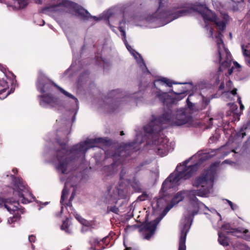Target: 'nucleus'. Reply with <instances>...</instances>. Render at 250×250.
I'll list each match as a JSON object with an SVG mask.
<instances>
[{"label":"nucleus","mask_w":250,"mask_h":250,"mask_svg":"<svg viewBox=\"0 0 250 250\" xmlns=\"http://www.w3.org/2000/svg\"><path fill=\"white\" fill-rule=\"evenodd\" d=\"M227 201H228V203L229 204V205H231L232 204V203L231 201H229V200H227Z\"/></svg>","instance_id":"nucleus-44"},{"label":"nucleus","mask_w":250,"mask_h":250,"mask_svg":"<svg viewBox=\"0 0 250 250\" xmlns=\"http://www.w3.org/2000/svg\"><path fill=\"white\" fill-rule=\"evenodd\" d=\"M194 12H198L203 18L205 22L211 21L213 22L218 33L215 35V39L218 50V57L220 66L219 71H222L224 69L230 67L231 64V56L229 50L225 47L222 39L221 32L223 31L227 23L229 17L224 13L222 14L220 18H216L211 11L209 10L205 5H193L189 3L181 4L177 8H174L172 10L163 12L160 16L159 19L166 20L165 24L178 18L189 15Z\"/></svg>","instance_id":"nucleus-1"},{"label":"nucleus","mask_w":250,"mask_h":250,"mask_svg":"<svg viewBox=\"0 0 250 250\" xmlns=\"http://www.w3.org/2000/svg\"><path fill=\"white\" fill-rule=\"evenodd\" d=\"M40 97V104L42 106L56 107L61 105L59 100L53 97L50 95H43Z\"/></svg>","instance_id":"nucleus-16"},{"label":"nucleus","mask_w":250,"mask_h":250,"mask_svg":"<svg viewBox=\"0 0 250 250\" xmlns=\"http://www.w3.org/2000/svg\"><path fill=\"white\" fill-rule=\"evenodd\" d=\"M189 161H186L183 165L178 166L176 168L177 173L170 174L163 184L165 189L173 188L178 185L180 180H186L189 178L198 169V165L187 166Z\"/></svg>","instance_id":"nucleus-5"},{"label":"nucleus","mask_w":250,"mask_h":250,"mask_svg":"<svg viewBox=\"0 0 250 250\" xmlns=\"http://www.w3.org/2000/svg\"><path fill=\"white\" fill-rule=\"evenodd\" d=\"M15 192L17 193L20 201L23 204H27L30 202L33 198L32 194L30 192L26 185L22 180H19L17 183Z\"/></svg>","instance_id":"nucleus-10"},{"label":"nucleus","mask_w":250,"mask_h":250,"mask_svg":"<svg viewBox=\"0 0 250 250\" xmlns=\"http://www.w3.org/2000/svg\"><path fill=\"white\" fill-rule=\"evenodd\" d=\"M42 22H43V24L42 25H43L44 24V21H43Z\"/></svg>","instance_id":"nucleus-52"},{"label":"nucleus","mask_w":250,"mask_h":250,"mask_svg":"<svg viewBox=\"0 0 250 250\" xmlns=\"http://www.w3.org/2000/svg\"><path fill=\"white\" fill-rule=\"evenodd\" d=\"M237 89L236 88H234L231 91V93L233 95H236L237 94Z\"/></svg>","instance_id":"nucleus-33"},{"label":"nucleus","mask_w":250,"mask_h":250,"mask_svg":"<svg viewBox=\"0 0 250 250\" xmlns=\"http://www.w3.org/2000/svg\"><path fill=\"white\" fill-rule=\"evenodd\" d=\"M216 174V167L211 166L210 168L205 171L201 176L196 178L193 182V186L197 188L196 190H182L177 192L172 198L170 205H168L165 211L167 212L174 205L183 201L187 197L190 201L193 209H190L189 213L192 215L197 214L200 208L204 207L208 210L210 209L204 204L198 201L196 195L201 197H207L211 192L213 180Z\"/></svg>","instance_id":"nucleus-2"},{"label":"nucleus","mask_w":250,"mask_h":250,"mask_svg":"<svg viewBox=\"0 0 250 250\" xmlns=\"http://www.w3.org/2000/svg\"><path fill=\"white\" fill-rule=\"evenodd\" d=\"M232 72V69H230L229 70V74H231Z\"/></svg>","instance_id":"nucleus-43"},{"label":"nucleus","mask_w":250,"mask_h":250,"mask_svg":"<svg viewBox=\"0 0 250 250\" xmlns=\"http://www.w3.org/2000/svg\"><path fill=\"white\" fill-rule=\"evenodd\" d=\"M232 208H236V206H232Z\"/></svg>","instance_id":"nucleus-51"},{"label":"nucleus","mask_w":250,"mask_h":250,"mask_svg":"<svg viewBox=\"0 0 250 250\" xmlns=\"http://www.w3.org/2000/svg\"><path fill=\"white\" fill-rule=\"evenodd\" d=\"M108 238V237H105L101 240H99L97 238H92L90 240V243L92 246H96L100 244L101 242L105 243L106 239Z\"/></svg>","instance_id":"nucleus-19"},{"label":"nucleus","mask_w":250,"mask_h":250,"mask_svg":"<svg viewBox=\"0 0 250 250\" xmlns=\"http://www.w3.org/2000/svg\"><path fill=\"white\" fill-rule=\"evenodd\" d=\"M237 101L239 104H241L242 102H241V97L239 96H238Z\"/></svg>","instance_id":"nucleus-35"},{"label":"nucleus","mask_w":250,"mask_h":250,"mask_svg":"<svg viewBox=\"0 0 250 250\" xmlns=\"http://www.w3.org/2000/svg\"><path fill=\"white\" fill-rule=\"evenodd\" d=\"M230 110L232 113L233 115L237 117L240 116V113L238 112V107L236 104H233L230 106Z\"/></svg>","instance_id":"nucleus-23"},{"label":"nucleus","mask_w":250,"mask_h":250,"mask_svg":"<svg viewBox=\"0 0 250 250\" xmlns=\"http://www.w3.org/2000/svg\"><path fill=\"white\" fill-rule=\"evenodd\" d=\"M245 238L247 240L250 241V236L249 235L246 236Z\"/></svg>","instance_id":"nucleus-38"},{"label":"nucleus","mask_w":250,"mask_h":250,"mask_svg":"<svg viewBox=\"0 0 250 250\" xmlns=\"http://www.w3.org/2000/svg\"><path fill=\"white\" fill-rule=\"evenodd\" d=\"M160 219L157 218L152 222H146L142 225V228L144 231L145 239L149 240L153 235L156 229V226L160 221Z\"/></svg>","instance_id":"nucleus-15"},{"label":"nucleus","mask_w":250,"mask_h":250,"mask_svg":"<svg viewBox=\"0 0 250 250\" xmlns=\"http://www.w3.org/2000/svg\"><path fill=\"white\" fill-rule=\"evenodd\" d=\"M172 83L169 80L165 78H162L155 81L154 82V86L156 88V91H154L156 96L163 102L164 104L167 103V100H169V96L167 92H163L160 89H158V87L163 86L165 84L170 86Z\"/></svg>","instance_id":"nucleus-9"},{"label":"nucleus","mask_w":250,"mask_h":250,"mask_svg":"<svg viewBox=\"0 0 250 250\" xmlns=\"http://www.w3.org/2000/svg\"><path fill=\"white\" fill-rule=\"evenodd\" d=\"M185 221L187 222L184 224L183 228L181 230L180 239L179 241V250H186V249L185 242L187 234L189 229V225L188 224L189 219H188L187 221V219H186Z\"/></svg>","instance_id":"nucleus-17"},{"label":"nucleus","mask_w":250,"mask_h":250,"mask_svg":"<svg viewBox=\"0 0 250 250\" xmlns=\"http://www.w3.org/2000/svg\"><path fill=\"white\" fill-rule=\"evenodd\" d=\"M124 152L122 151L120 154H117L115 153L113 155V160L115 161V163H117L118 161H120L121 159L124 156Z\"/></svg>","instance_id":"nucleus-25"},{"label":"nucleus","mask_w":250,"mask_h":250,"mask_svg":"<svg viewBox=\"0 0 250 250\" xmlns=\"http://www.w3.org/2000/svg\"><path fill=\"white\" fill-rule=\"evenodd\" d=\"M55 86L56 87H57V88L60 90V91L64 95H65L66 96H67L68 97H69V98H71L74 99L75 100V102L76 103V104H77V103H78V100L76 98H75L74 96H73L70 93H69L67 92V91H66L65 90H64L62 88H61L56 85H55Z\"/></svg>","instance_id":"nucleus-21"},{"label":"nucleus","mask_w":250,"mask_h":250,"mask_svg":"<svg viewBox=\"0 0 250 250\" xmlns=\"http://www.w3.org/2000/svg\"><path fill=\"white\" fill-rule=\"evenodd\" d=\"M131 248H126V249H125V250H131Z\"/></svg>","instance_id":"nucleus-46"},{"label":"nucleus","mask_w":250,"mask_h":250,"mask_svg":"<svg viewBox=\"0 0 250 250\" xmlns=\"http://www.w3.org/2000/svg\"><path fill=\"white\" fill-rule=\"evenodd\" d=\"M233 206V204H232L231 205H230V207H231V209H232V210H234V209H235V208H232V206Z\"/></svg>","instance_id":"nucleus-41"},{"label":"nucleus","mask_w":250,"mask_h":250,"mask_svg":"<svg viewBox=\"0 0 250 250\" xmlns=\"http://www.w3.org/2000/svg\"><path fill=\"white\" fill-rule=\"evenodd\" d=\"M121 174H122V176L121 177H122L123 176V174H124V170H122V172H121Z\"/></svg>","instance_id":"nucleus-49"},{"label":"nucleus","mask_w":250,"mask_h":250,"mask_svg":"<svg viewBox=\"0 0 250 250\" xmlns=\"http://www.w3.org/2000/svg\"><path fill=\"white\" fill-rule=\"evenodd\" d=\"M35 2L37 3H41L42 2V0H34Z\"/></svg>","instance_id":"nucleus-39"},{"label":"nucleus","mask_w":250,"mask_h":250,"mask_svg":"<svg viewBox=\"0 0 250 250\" xmlns=\"http://www.w3.org/2000/svg\"><path fill=\"white\" fill-rule=\"evenodd\" d=\"M218 241L219 243L224 246H226L229 245L228 240L227 238L222 235V233L220 232H218Z\"/></svg>","instance_id":"nucleus-20"},{"label":"nucleus","mask_w":250,"mask_h":250,"mask_svg":"<svg viewBox=\"0 0 250 250\" xmlns=\"http://www.w3.org/2000/svg\"><path fill=\"white\" fill-rule=\"evenodd\" d=\"M144 195H142V196H140L139 198L140 199V200H144L145 199L144 198Z\"/></svg>","instance_id":"nucleus-40"},{"label":"nucleus","mask_w":250,"mask_h":250,"mask_svg":"<svg viewBox=\"0 0 250 250\" xmlns=\"http://www.w3.org/2000/svg\"><path fill=\"white\" fill-rule=\"evenodd\" d=\"M124 134V132L123 131H122L121 132H120V135H123Z\"/></svg>","instance_id":"nucleus-47"},{"label":"nucleus","mask_w":250,"mask_h":250,"mask_svg":"<svg viewBox=\"0 0 250 250\" xmlns=\"http://www.w3.org/2000/svg\"><path fill=\"white\" fill-rule=\"evenodd\" d=\"M249 1H250V0H249Z\"/></svg>","instance_id":"nucleus-53"},{"label":"nucleus","mask_w":250,"mask_h":250,"mask_svg":"<svg viewBox=\"0 0 250 250\" xmlns=\"http://www.w3.org/2000/svg\"><path fill=\"white\" fill-rule=\"evenodd\" d=\"M222 228L227 233H233L237 231L236 229L231 228L229 224H225L223 226Z\"/></svg>","instance_id":"nucleus-22"},{"label":"nucleus","mask_w":250,"mask_h":250,"mask_svg":"<svg viewBox=\"0 0 250 250\" xmlns=\"http://www.w3.org/2000/svg\"><path fill=\"white\" fill-rule=\"evenodd\" d=\"M92 18L95 19V20H98V18H97L96 17H92Z\"/></svg>","instance_id":"nucleus-45"},{"label":"nucleus","mask_w":250,"mask_h":250,"mask_svg":"<svg viewBox=\"0 0 250 250\" xmlns=\"http://www.w3.org/2000/svg\"><path fill=\"white\" fill-rule=\"evenodd\" d=\"M107 211L108 212H109V211H111V212H113L114 213H118V212H119V209L118 208L114 206V207H108L107 208Z\"/></svg>","instance_id":"nucleus-28"},{"label":"nucleus","mask_w":250,"mask_h":250,"mask_svg":"<svg viewBox=\"0 0 250 250\" xmlns=\"http://www.w3.org/2000/svg\"><path fill=\"white\" fill-rule=\"evenodd\" d=\"M242 49H243V53L244 56H248L250 57V50H247L246 49H244V46H242Z\"/></svg>","instance_id":"nucleus-29"},{"label":"nucleus","mask_w":250,"mask_h":250,"mask_svg":"<svg viewBox=\"0 0 250 250\" xmlns=\"http://www.w3.org/2000/svg\"><path fill=\"white\" fill-rule=\"evenodd\" d=\"M29 241L31 243L34 242L35 241V237L34 235H30L28 237Z\"/></svg>","instance_id":"nucleus-30"},{"label":"nucleus","mask_w":250,"mask_h":250,"mask_svg":"<svg viewBox=\"0 0 250 250\" xmlns=\"http://www.w3.org/2000/svg\"><path fill=\"white\" fill-rule=\"evenodd\" d=\"M13 171L14 173H16V172H17V170L13 169Z\"/></svg>","instance_id":"nucleus-50"},{"label":"nucleus","mask_w":250,"mask_h":250,"mask_svg":"<svg viewBox=\"0 0 250 250\" xmlns=\"http://www.w3.org/2000/svg\"><path fill=\"white\" fill-rule=\"evenodd\" d=\"M61 229L62 230H64L67 233H70V230L69 229L68 220L66 219L65 221L63 222V223L61 226Z\"/></svg>","instance_id":"nucleus-24"},{"label":"nucleus","mask_w":250,"mask_h":250,"mask_svg":"<svg viewBox=\"0 0 250 250\" xmlns=\"http://www.w3.org/2000/svg\"><path fill=\"white\" fill-rule=\"evenodd\" d=\"M153 143L156 146L157 154L161 156L166 155L171 149V146L167 138H159L157 141L154 140Z\"/></svg>","instance_id":"nucleus-12"},{"label":"nucleus","mask_w":250,"mask_h":250,"mask_svg":"<svg viewBox=\"0 0 250 250\" xmlns=\"http://www.w3.org/2000/svg\"><path fill=\"white\" fill-rule=\"evenodd\" d=\"M249 232V230L248 229H245L243 231V233L246 234L247 233H248Z\"/></svg>","instance_id":"nucleus-42"},{"label":"nucleus","mask_w":250,"mask_h":250,"mask_svg":"<svg viewBox=\"0 0 250 250\" xmlns=\"http://www.w3.org/2000/svg\"><path fill=\"white\" fill-rule=\"evenodd\" d=\"M241 134H242V138H243L246 135L245 132H243V128H242V129L241 130L240 132L238 134V135H239V136Z\"/></svg>","instance_id":"nucleus-32"},{"label":"nucleus","mask_w":250,"mask_h":250,"mask_svg":"<svg viewBox=\"0 0 250 250\" xmlns=\"http://www.w3.org/2000/svg\"><path fill=\"white\" fill-rule=\"evenodd\" d=\"M166 1L165 0H160L159 2V8L157 12H159L160 11V7L162 6V5L163 4V2H165Z\"/></svg>","instance_id":"nucleus-31"},{"label":"nucleus","mask_w":250,"mask_h":250,"mask_svg":"<svg viewBox=\"0 0 250 250\" xmlns=\"http://www.w3.org/2000/svg\"><path fill=\"white\" fill-rule=\"evenodd\" d=\"M68 191L66 189V184H65L64 187L62 191L61 202H62L64 200V199L66 197Z\"/></svg>","instance_id":"nucleus-26"},{"label":"nucleus","mask_w":250,"mask_h":250,"mask_svg":"<svg viewBox=\"0 0 250 250\" xmlns=\"http://www.w3.org/2000/svg\"><path fill=\"white\" fill-rule=\"evenodd\" d=\"M13 1V6L17 9H21L27 6V0H11Z\"/></svg>","instance_id":"nucleus-18"},{"label":"nucleus","mask_w":250,"mask_h":250,"mask_svg":"<svg viewBox=\"0 0 250 250\" xmlns=\"http://www.w3.org/2000/svg\"><path fill=\"white\" fill-rule=\"evenodd\" d=\"M125 24V21L123 20L120 23V26L119 27V29L120 32L122 33V36L124 37L125 43L126 45V47L128 51L131 53V54L136 59L138 64H139L140 68L142 69V71L145 73L146 71L147 73H149L148 70L147 69L142 58L140 56L139 54L136 52L135 50L132 49L131 47L129 46L128 44L126 43V40H125L126 35L125 32L124 30V25Z\"/></svg>","instance_id":"nucleus-8"},{"label":"nucleus","mask_w":250,"mask_h":250,"mask_svg":"<svg viewBox=\"0 0 250 250\" xmlns=\"http://www.w3.org/2000/svg\"><path fill=\"white\" fill-rule=\"evenodd\" d=\"M212 2L214 6L217 8L221 7L226 8H231L233 10H240L243 9L244 7V3L243 2H238L231 0L230 1L227 2V0H212Z\"/></svg>","instance_id":"nucleus-11"},{"label":"nucleus","mask_w":250,"mask_h":250,"mask_svg":"<svg viewBox=\"0 0 250 250\" xmlns=\"http://www.w3.org/2000/svg\"><path fill=\"white\" fill-rule=\"evenodd\" d=\"M73 197H74V194H72L71 196V197H70V200H72L73 199Z\"/></svg>","instance_id":"nucleus-48"},{"label":"nucleus","mask_w":250,"mask_h":250,"mask_svg":"<svg viewBox=\"0 0 250 250\" xmlns=\"http://www.w3.org/2000/svg\"><path fill=\"white\" fill-rule=\"evenodd\" d=\"M209 33L211 36L213 38V29L212 28L210 29Z\"/></svg>","instance_id":"nucleus-34"},{"label":"nucleus","mask_w":250,"mask_h":250,"mask_svg":"<svg viewBox=\"0 0 250 250\" xmlns=\"http://www.w3.org/2000/svg\"><path fill=\"white\" fill-rule=\"evenodd\" d=\"M187 102L188 107L180 108L174 112L168 110L161 116H153L150 122L144 127L145 131L150 134H157L166 124L180 126L189 123L192 120L191 114L195 105L188 102V99Z\"/></svg>","instance_id":"nucleus-3"},{"label":"nucleus","mask_w":250,"mask_h":250,"mask_svg":"<svg viewBox=\"0 0 250 250\" xmlns=\"http://www.w3.org/2000/svg\"><path fill=\"white\" fill-rule=\"evenodd\" d=\"M126 191L119 187L108 189L106 195L107 201L109 202L116 203L117 199L124 198L126 196Z\"/></svg>","instance_id":"nucleus-13"},{"label":"nucleus","mask_w":250,"mask_h":250,"mask_svg":"<svg viewBox=\"0 0 250 250\" xmlns=\"http://www.w3.org/2000/svg\"><path fill=\"white\" fill-rule=\"evenodd\" d=\"M3 205L8 211L13 214L12 217H9L8 220L9 223L16 222L20 219L21 214L23 213V211L22 209L19 208L18 202L13 201V203H11V201L9 202L0 197V207Z\"/></svg>","instance_id":"nucleus-7"},{"label":"nucleus","mask_w":250,"mask_h":250,"mask_svg":"<svg viewBox=\"0 0 250 250\" xmlns=\"http://www.w3.org/2000/svg\"><path fill=\"white\" fill-rule=\"evenodd\" d=\"M64 11L72 13H75L81 18L87 19L92 17L86 10L79 7L76 3L66 0H57L56 3H52L42 10L43 13L50 14L52 12Z\"/></svg>","instance_id":"nucleus-6"},{"label":"nucleus","mask_w":250,"mask_h":250,"mask_svg":"<svg viewBox=\"0 0 250 250\" xmlns=\"http://www.w3.org/2000/svg\"><path fill=\"white\" fill-rule=\"evenodd\" d=\"M75 217H76V219H77V220H78V221H79V222H80L82 224H83V225H85V226H87V224H88V222H87V221L86 220H85V219H84L82 218L81 217V216H80L79 215L77 214V215H76V216H75Z\"/></svg>","instance_id":"nucleus-27"},{"label":"nucleus","mask_w":250,"mask_h":250,"mask_svg":"<svg viewBox=\"0 0 250 250\" xmlns=\"http://www.w3.org/2000/svg\"><path fill=\"white\" fill-rule=\"evenodd\" d=\"M102 141V138L87 139L73 146L69 151L65 149L64 146L61 144L62 149L57 153V163L56 167L57 171L63 174L67 173L71 168L73 160L77 158L83 160L86 151L90 148L96 146V144Z\"/></svg>","instance_id":"nucleus-4"},{"label":"nucleus","mask_w":250,"mask_h":250,"mask_svg":"<svg viewBox=\"0 0 250 250\" xmlns=\"http://www.w3.org/2000/svg\"><path fill=\"white\" fill-rule=\"evenodd\" d=\"M239 105H240V109L243 110L244 109V105L242 104V103L241 104H239Z\"/></svg>","instance_id":"nucleus-36"},{"label":"nucleus","mask_w":250,"mask_h":250,"mask_svg":"<svg viewBox=\"0 0 250 250\" xmlns=\"http://www.w3.org/2000/svg\"><path fill=\"white\" fill-rule=\"evenodd\" d=\"M53 83L42 72H39L37 87L38 90L43 93L49 90L52 86Z\"/></svg>","instance_id":"nucleus-14"},{"label":"nucleus","mask_w":250,"mask_h":250,"mask_svg":"<svg viewBox=\"0 0 250 250\" xmlns=\"http://www.w3.org/2000/svg\"><path fill=\"white\" fill-rule=\"evenodd\" d=\"M205 157L206 158V159H208L210 157V154H205Z\"/></svg>","instance_id":"nucleus-37"}]
</instances>
